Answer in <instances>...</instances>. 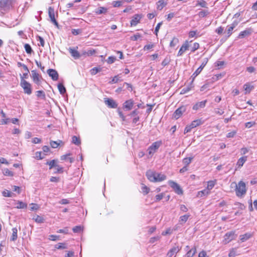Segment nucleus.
Masks as SVG:
<instances>
[{
    "instance_id": "f257e3e1",
    "label": "nucleus",
    "mask_w": 257,
    "mask_h": 257,
    "mask_svg": "<svg viewBox=\"0 0 257 257\" xmlns=\"http://www.w3.org/2000/svg\"><path fill=\"white\" fill-rule=\"evenodd\" d=\"M234 184L235 186V193L237 197H242L244 195L246 192V185L244 182L240 181L238 184L232 183L231 185Z\"/></svg>"
},
{
    "instance_id": "f03ea898",
    "label": "nucleus",
    "mask_w": 257,
    "mask_h": 257,
    "mask_svg": "<svg viewBox=\"0 0 257 257\" xmlns=\"http://www.w3.org/2000/svg\"><path fill=\"white\" fill-rule=\"evenodd\" d=\"M20 86L23 88L25 93L28 95L32 93L31 84L26 80L22 79L20 82Z\"/></svg>"
},
{
    "instance_id": "7ed1b4c3",
    "label": "nucleus",
    "mask_w": 257,
    "mask_h": 257,
    "mask_svg": "<svg viewBox=\"0 0 257 257\" xmlns=\"http://www.w3.org/2000/svg\"><path fill=\"white\" fill-rule=\"evenodd\" d=\"M236 236L237 235L235 233L234 231L227 232L224 236L223 242L224 244H226L231 240L234 239Z\"/></svg>"
},
{
    "instance_id": "20e7f679",
    "label": "nucleus",
    "mask_w": 257,
    "mask_h": 257,
    "mask_svg": "<svg viewBox=\"0 0 257 257\" xmlns=\"http://www.w3.org/2000/svg\"><path fill=\"white\" fill-rule=\"evenodd\" d=\"M104 102L110 108H116L118 106V103L111 98H104Z\"/></svg>"
},
{
    "instance_id": "39448f33",
    "label": "nucleus",
    "mask_w": 257,
    "mask_h": 257,
    "mask_svg": "<svg viewBox=\"0 0 257 257\" xmlns=\"http://www.w3.org/2000/svg\"><path fill=\"white\" fill-rule=\"evenodd\" d=\"M208 61V59L205 58L204 59L201 66L195 71V72L191 76L192 78V82H193L195 78L201 72L203 68L205 66Z\"/></svg>"
},
{
    "instance_id": "423d86ee",
    "label": "nucleus",
    "mask_w": 257,
    "mask_h": 257,
    "mask_svg": "<svg viewBox=\"0 0 257 257\" xmlns=\"http://www.w3.org/2000/svg\"><path fill=\"white\" fill-rule=\"evenodd\" d=\"M161 144L162 142L161 141L153 143L148 148L149 154L152 155L154 154L161 146Z\"/></svg>"
},
{
    "instance_id": "0eeeda50",
    "label": "nucleus",
    "mask_w": 257,
    "mask_h": 257,
    "mask_svg": "<svg viewBox=\"0 0 257 257\" xmlns=\"http://www.w3.org/2000/svg\"><path fill=\"white\" fill-rule=\"evenodd\" d=\"M187 106L182 105L177 108L174 112L173 116L176 119H178L186 110Z\"/></svg>"
},
{
    "instance_id": "6e6552de",
    "label": "nucleus",
    "mask_w": 257,
    "mask_h": 257,
    "mask_svg": "<svg viewBox=\"0 0 257 257\" xmlns=\"http://www.w3.org/2000/svg\"><path fill=\"white\" fill-rule=\"evenodd\" d=\"M168 184L178 194L180 195L183 193L182 189L177 183L173 181L170 180L168 182Z\"/></svg>"
},
{
    "instance_id": "1a4fd4ad",
    "label": "nucleus",
    "mask_w": 257,
    "mask_h": 257,
    "mask_svg": "<svg viewBox=\"0 0 257 257\" xmlns=\"http://www.w3.org/2000/svg\"><path fill=\"white\" fill-rule=\"evenodd\" d=\"M49 17L51 19V21L53 23L57 28H59L58 23L57 22L55 18V12L54 10L52 7H49L48 9Z\"/></svg>"
},
{
    "instance_id": "9d476101",
    "label": "nucleus",
    "mask_w": 257,
    "mask_h": 257,
    "mask_svg": "<svg viewBox=\"0 0 257 257\" xmlns=\"http://www.w3.org/2000/svg\"><path fill=\"white\" fill-rule=\"evenodd\" d=\"M77 49L78 47L76 48L70 47L68 49V51L71 54V56L75 59H78L81 57L80 53L77 51Z\"/></svg>"
},
{
    "instance_id": "9b49d317",
    "label": "nucleus",
    "mask_w": 257,
    "mask_h": 257,
    "mask_svg": "<svg viewBox=\"0 0 257 257\" xmlns=\"http://www.w3.org/2000/svg\"><path fill=\"white\" fill-rule=\"evenodd\" d=\"M253 33V30L251 28H247L245 30L241 31L238 36V38L242 39L246 37L250 36Z\"/></svg>"
},
{
    "instance_id": "f8f14e48",
    "label": "nucleus",
    "mask_w": 257,
    "mask_h": 257,
    "mask_svg": "<svg viewBox=\"0 0 257 257\" xmlns=\"http://www.w3.org/2000/svg\"><path fill=\"white\" fill-rule=\"evenodd\" d=\"M134 104V101L132 99L126 100L123 103V109L125 111L130 110L133 108Z\"/></svg>"
},
{
    "instance_id": "ddd939ff",
    "label": "nucleus",
    "mask_w": 257,
    "mask_h": 257,
    "mask_svg": "<svg viewBox=\"0 0 257 257\" xmlns=\"http://www.w3.org/2000/svg\"><path fill=\"white\" fill-rule=\"evenodd\" d=\"M181 249V246H179L178 245H175L169 250L167 255L168 257H172L174 254H176Z\"/></svg>"
},
{
    "instance_id": "4468645a",
    "label": "nucleus",
    "mask_w": 257,
    "mask_h": 257,
    "mask_svg": "<svg viewBox=\"0 0 257 257\" xmlns=\"http://www.w3.org/2000/svg\"><path fill=\"white\" fill-rule=\"evenodd\" d=\"M238 22L237 21H234L230 25L227 26L226 32H227V38L229 37L232 34V31L238 25Z\"/></svg>"
},
{
    "instance_id": "2eb2a0df",
    "label": "nucleus",
    "mask_w": 257,
    "mask_h": 257,
    "mask_svg": "<svg viewBox=\"0 0 257 257\" xmlns=\"http://www.w3.org/2000/svg\"><path fill=\"white\" fill-rule=\"evenodd\" d=\"M148 179L153 182H157L159 180H156V172L152 171L151 170H148L146 172V174Z\"/></svg>"
},
{
    "instance_id": "dca6fc26",
    "label": "nucleus",
    "mask_w": 257,
    "mask_h": 257,
    "mask_svg": "<svg viewBox=\"0 0 257 257\" xmlns=\"http://www.w3.org/2000/svg\"><path fill=\"white\" fill-rule=\"evenodd\" d=\"M47 73L53 80L56 81L58 79L59 75L56 70L53 69H49L47 70Z\"/></svg>"
},
{
    "instance_id": "f3484780",
    "label": "nucleus",
    "mask_w": 257,
    "mask_h": 257,
    "mask_svg": "<svg viewBox=\"0 0 257 257\" xmlns=\"http://www.w3.org/2000/svg\"><path fill=\"white\" fill-rule=\"evenodd\" d=\"M31 76L35 83L37 85L40 84L41 80L39 78V74L36 72V70L31 71Z\"/></svg>"
},
{
    "instance_id": "a211bd4d",
    "label": "nucleus",
    "mask_w": 257,
    "mask_h": 257,
    "mask_svg": "<svg viewBox=\"0 0 257 257\" xmlns=\"http://www.w3.org/2000/svg\"><path fill=\"white\" fill-rule=\"evenodd\" d=\"M189 48V43L187 41H186L182 45L181 47L180 48L178 55V56H182L183 53L188 49Z\"/></svg>"
},
{
    "instance_id": "6ab92c4d",
    "label": "nucleus",
    "mask_w": 257,
    "mask_h": 257,
    "mask_svg": "<svg viewBox=\"0 0 257 257\" xmlns=\"http://www.w3.org/2000/svg\"><path fill=\"white\" fill-rule=\"evenodd\" d=\"M142 18V16L139 14H136L133 17V19L131 21V26H136Z\"/></svg>"
},
{
    "instance_id": "aec40b11",
    "label": "nucleus",
    "mask_w": 257,
    "mask_h": 257,
    "mask_svg": "<svg viewBox=\"0 0 257 257\" xmlns=\"http://www.w3.org/2000/svg\"><path fill=\"white\" fill-rule=\"evenodd\" d=\"M206 102V100L197 102L195 104L193 105V109L195 110H197L199 108H204L205 106Z\"/></svg>"
},
{
    "instance_id": "412c9836",
    "label": "nucleus",
    "mask_w": 257,
    "mask_h": 257,
    "mask_svg": "<svg viewBox=\"0 0 257 257\" xmlns=\"http://www.w3.org/2000/svg\"><path fill=\"white\" fill-rule=\"evenodd\" d=\"M11 5V0H0V7L3 8H9Z\"/></svg>"
},
{
    "instance_id": "4be33fe9",
    "label": "nucleus",
    "mask_w": 257,
    "mask_h": 257,
    "mask_svg": "<svg viewBox=\"0 0 257 257\" xmlns=\"http://www.w3.org/2000/svg\"><path fill=\"white\" fill-rule=\"evenodd\" d=\"M247 160V157L246 156H243L241 158H240L236 163V166H238V168H240L243 166L244 163Z\"/></svg>"
},
{
    "instance_id": "5701e85b",
    "label": "nucleus",
    "mask_w": 257,
    "mask_h": 257,
    "mask_svg": "<svg viewBox=\"0 0 257 257\" xmlns=\"http://www.w3.org/2000/svg\"><path fill=\"white\" fill-rule=\"evenodd\" d=\"M252 236V234L250 233L247 232L243 235H241L239 236L241 242H244L250 238Z\"/></svg>"
},
{
    "instance_id": "b1692460",
    "label": "nucleus",
    "mask_w": 257,
    "mask_h": 257,
    "mask_svg": "<svg viewBox=\"0 0 257 257\" xmlns=\"http://www.w3.org/2000/svg\"><path fill=\"white\" fill-rule=\"evenodd\" d=\"M204 123V121L201 119H196L193 121L191 124V126L193 128L196 127Z\"/></svg>"
},
{
    "instance_id": "393cba45",
    "label": "nucleus",
    "mask_w": 257,
    "mask_h": 257,
    "mask_svg": "<svg viewBox=\"0 0 257 257\" xmlns=\"http://www.w3.org/2000/svg\"><path fill=\"white\" fill-rule=\"evenodd\" d=\"M193 87V82H192V81L191 82L190 84H189V85L188 86H187L186 87L183 88L181 90V92H180V94H184L186 93H187L188 92H189L192 88Z\"/></svg>"
},
{
    "instance_id": "a878e982",
    "label": "nucleus",
    "mask_w": 257,
    "mask_h": 257,
    "mask_svg": "<svg viewBox=\"0 0 257 257\" xmlns=\"http://www.w3.org/2000/svg\"><path fill=\"white\" fill-rule=\"evenodd\" d=\"M156 180H159L157 181V182H161L166 179V176L164 174L156 172Z\"/></svg>"
},
{
    "instance_id": "bb28decb",
    "label": "nucleus",
    "mask_w": 257,
    "mask_h": 257,
    "mask_svg": "<svg viewBox=\"0 0 257 257\" xmlns=\"http://www.w3.org/2000/svg\"><path fill=\"white\" fill-rule=\"evenodd\" d=\"M12 235L11 237L10 240L11 241H15L17 240L18 236H17V233H18V229L16 227H14L12 229Z\"/></svg>"
},
{
    "instance_id": "cd10ccee",
    "label": "nucleus",
    "mask_w": 257,
    "mask_h": 257,
    "mask_svg": "<svg viewBox=\"0 0 257 257\" xmlns=\"http://www.w3.org/2000/svg\"><path fill=\"white\" fill-rule=\"evenodd\" d=\"M196 252V248L194 246L191 249L187 251L186 255L187 257H193Z\"/></svg>"
},
{
    "instance_id": "c85d7f7f",
    "label": "nucleus",
    "mask_w": 257,
    "mask_h": 257,
    "mask_svg": "<svg viewBox=\"0 0 257 257\" xmlns=\"http://www.w3.org/2000/svg\"><path fill=\"white\" fill-rule=\"evenodd\" d=\"M166 5L167 3L165 2V0H160L157 3V9L162 10Z\"/></svg>"
},
{
    "instance_id": "c756f323",
    "label": "nucleus",
    "mask_w": 257,
    "mask_h": 257,
    "mask_svg": "<svg viewBox=\"0 0 257 257\" xmlns=\"http://www.w3.org/2000/svg\"><path fill=\"white\" fill-rule=\"evenodd\" d=\"M107 9L104 7H99L97 9L95 10V13L97 15H100L102 14H105L107 12Z\"/></svg>"
},
{
    "instance_id": "7c9ffc66",
    "label": "nucleus",
    "mask_w": 257,
    "mask_h": 257,
    "mask_svg": "<svg viewBox=\"0 0 257 257\" xmlns=\"http://www.w3.org/2000/svg\"><path fill=\"white\" fill-rule=\"evenodd\" d=\"M58 89L61 94H64L66 92V88L65 87L64 85L61 83H59L58 84Z\"/></svg>"
},
{
    "instance_id": "2f4dec72",
    "label": "nucleus",
    "mask_w": 257,
    "mask_h": 257,
    "mask_svg": "<svg viewBox=\"0 0 257 257\" xmlns=\"http://www.w3.org/2000/svg\"><path fill=\"white\" fill-rule=\"evenodd\" d=\"M55 247L58 249L67 248V243L65 242H60L55 245Z\"/></svg>"
},
{
    "instance_id": "473e14b6",
    "label": "nucleus",
    "mask_w": 257,
    "mask_h": 257,
    "mask_svg": "<svg viewBox=\"0 0 257 257\" xmlns=\"http://www.w3.org/2000/svg\"><path fill=\"white\" fill-rule=\"evenodd\" d=\"M60 143H63V142L61 140H58V141H51L50 143L51 147L54 149L58 148Z\"/></svg>"
},
{
    "instance_id": "72a5a7b5",
    "label": "nucleus",
    "mask_w": 257,
    "mask_h": 257,
    "mask_svg": "<svg viewBox=\"0 0 257 257\" xmlns=\"http://www.w3.org/2000/svg\"><path fill=\"white\" fill-rule=\"evenodd\" d=\"M17 204L18 206H16L17 209H25L27 207V204L22 201H18Z\"/></svg>"
},
{
    "instance_id": "f704fd0d",
    "label": "nucleus",
    "mask_w": 257,
    "mask_h": 257,
    "mask_svg": "<svg viewBox=\"0 0 257 257\" xmlns=\"http://www.w3.org/2000/svg\"><path fill=\"white\" fill-rule=\"evenodd\" d=\"M33 219L36 222L39 223H43L44 219L42 216L38 215H36L33 217Z\"/></svg>"
},
{
    "instance_id": "c9c22d12",
    "label": "nucleus",
    "mask_w": 257,
    "mask_h": 257,
    "mask_svg": "<svg viewBox=\"0 0 257 257\" xmlns=\"http://www.w3.org/2000/svg\"><path fill=\"white\" fill-rule=\"evenodd\" d=\"M72 143L76 145H79L81 143L80 140L79 138L74 136L72 138Z\"/></svg>"
},
{
    "instance_id": "e433bc0d",
    "label": "nucleus",
    "mask_w": 257,
    "mask_h": 257,
    "mask_svg": "<svg viewBox=\"0 0 257 257\" xmlns=\"http://www.w3.org/2000/svg\"><path fill=\"white\" fill-rule=\"evenodd\" d=\"M120 77H119V75H116L112 78L111 80L110 81L109 83L110 84H114L116 83L119 81H122V80L120 79Z\"/></svg>"
},
{
    "instance_id": "4c0bfd02",
    "label": "nucleus",
    "mask_w": 257,
    "mask_h": 257,
    "mask_svg": "<svg viewBox=\"0 0 257 257\" xmlns=\"http://www.w3.org/2000/svg\"><path fill=\"white\" fill-rule=\"evenodd\" d=\"M189 216V214H185L183 216H181L180 217L179 222H180V223H185L187 221Z\"/></svg>"
},
{
    "instance_id": "58836bf2",
    "label": "nucleus",
    "mask_w": 257,
    "mask_h": 257,
    "mask_svg": "<svg viewBox=\"0 0 257 257\" xmlns=\"http://www.w3.org/2000/svg\"><path fill=\"white\" fill-rule=\"evenodd\" d=\"M142 190L144 195H147L150 192V188L144 184H142Z\"/></svg>"
},
{
    "instance_id": "ea45409f",
    "label": "nucleus",
    "mask_w": 257,
    "mask_h": 257,
    "mask_svg": "<svg viewBox=\"0 0 257 257\" xmlns=\"http://www.w3.org/2000/svg\"><path fill=\"white\" fill-rule=\"evenodd\" d=\"M193 159V157H188V158H185L184 159H183V163L185 165V166H188V165H189L192 160Z\"/></svg>"
},
{
    "instance_id": "a19ab883",
    "label": "nucleus",
    "mask_w": 257,
    "mask_h": 257,
    "mask_svg": "<svg viewBox=\"0 0 257 257\" xmlns=\"http://www.w3.org/2000/svg\"><path fill=\"white\" fill-rule=\"evenodd\" d=\"M215 182L216 181H209L208 182L207 188L209 191L214 187L215 184Z\"/></svg>"
},
{
    "instance_id": "79ce46f5",
    "label": "nucleus",
    "mask_w": 257,
    "mask_h": 257,
    "mask_svg": "<svg viewBox=\"0 0 257 257\" xmlns=\"http://www.w3.org/2000/svg\"><path fill=\"white\" fill-rule=\"evenodd\" d=\"M57 161H56L55 160H53L50 162H47L46 163V164L47 165H49V169H52L53 168H55L56 167V166H57V164H56V162Z\"/></svg>"
},
{
    "instance_id": "37998d69",
    "label": "nucleus",
    "mask_w": 257,
    "mask_h": 257,
    "mask_svg": "<svg viewBox=\"0 0 257 257\" xmlns=\"http://www.w3.org/2000/svg\"><path fill=\"white\" fill-rule=\"evenodd\" d=\"M179 43V40L176 37H174L170 43V46L171 47H175Z\"/></svg>"
},
{
    "instance_id": "c03bdc74",
    "label": "nucleus",
    "mask_w": 257,
    "mask_h": 257,
    "mask_svg": "<svg viewBox=\"0 0 257 257\" xmlns=\"http://www.w3.org/2000/svg\"><path fill=\"white\" fill-rule=\"evenodd\" d=\"M24 48L26 52L28 54H31L33 52V50L31 47V46L29 44H25L24 45Z\"/></svg>"
},
{
    "instance_id": "a18cd8bd",
    "label": "nucleus",
    "mask_w": 257,
    "mask_h": 257,
    "mask_svg": "<svg viewBox=\"0 0 257 257\" xmlns=\"http://www.w3.org/2000/svg\"><path fill=\"white\" fill-rule=\"evenodd\" d=\"M101 70L100 67H94L90 70V73L92 75H95Z\"/></svg>"
},
{
    "instance_id": "49530a36",
    "label": "nucleus",
    "mask_w": 257,
    "mask_h": 257,
    "mask_svg": "<svg viewBox=\"0 0 257 257\" xmlns=\"http://www.w3.org/2000/svg\"><path fill=\"white\" fill-rule=\"evenodd\" d=\"M36 95L38 97H41L42 98H45V94L43 90H38L36 91Z\"/></svg>"
},
{
    "instance_id": "de8ad7c7",
    "label": "nucleus",
    "mask_w": 257,
    "mask_h": 257,
    "mask_svg": "<svg viewBox=\"0 0 257 257\" xmlns=\"http://www.w3.org/2000/svg\"><path fill=\"white\" fill-rule=\"evenodd\" d=\"M44 158V155H42L41 152H37L35 153V158L38 160H42Z\"/></svg>"
},
{
    "instance_id": "09e8293b",
    "label": "nucleus",
    "mask_w": 257,
    "mask_h": 257,
    "mask_svg": "<svg viewBox=\"0 0 257 257\" xmlns=\"http://www.w3.org/2000/svg\"><path fill=\"white\" fill-rule=\"evenodd\" d=\"M56 171L55 173H62L63 172V168L57 164L56 167H55Z\"/></svg>"
},
{
    "instance_id": "8fccbe9b",
    "label": "nucleus",
    "mask_w": 257,
    "mask_h": 257,
    "mask_svg": "<svg viewBox=\"0 0 257 257\" xmlns=\"http://www.w3.org/2000/svg\"><path fill=\"white\" fill-rule=\"evenodd\" d=\"M116 60V58L115 56H109L107 58L106 62L108 64H112L115 62V61Z\"/></svg>"
},
{
    "instance_id": "3c124183",
    "label": "nucleus",
    "mask_w": 257,
    "mask_h": 257,
    "mask_svg": "<svg viewBox=\"0 0 257 257\" xmlns=\"http://www.w3.org/2000/svg\"><path fill=\"white\" fill-rule=\"evenodd\" d=\"M30 210L31 211H34L37 210L39 208V206L37 204L35 203H31L30 204Z\"/></svg>"
},
{
    "instance_id": "603ef678",
    "label": "nucleus",
    "mask_w": 257,
    "mask_h": 257,
    "mask_svg": "<svg viewBox=\"0 0 257 257\" xmlns=\"http://www.w3.org/2000/svg\"><path fill=\"white\" fill-rule=\"evenodd\" d=\"M170 62V59L168 57H166L162 62V65L163 67L168 65Z\"/></svg>"
},
{
    "instance_id": "864d4df0",
    "label": "nucleus",
    "mask_w": 257,
    "mask_h": 257,
    "mask_svg": "<svg viewBox=\"0 0 257 257\" xmlns=\"http://www.w3.org/2000/svg\"><path fill=\"white\" fill-rule=\"evenodd\" d=\"M209 193V191L208 190L204 189L202 191L198 192V196L202 197L205 195H207Z\"/></svg>"
},
{
    "instance_id": "5fc2aeb1",
    "label": "nucleus",
    "mask_w": 257,
    "mask_h": 257,
    "mask_svg": "<svg viewBox=\"0 0 257 257\" xmlns=\"http://www.w3.org/2000/svg\"><path fill=\"white\" fill-rule=\"evenodd\" d=\"M196 6H200L202 8H206L207 3L205 1L202 0V2L197 1Z\"/></svg>"
},
{
    "instance_id": "6e6d98bb",
    "label": "nucleus",
    "mask_w": 257,
    "mask_h": 257,
    "mask_svg": "<svg viewBox=\"0 0 257 257\" xmlns=\"http://www.w3.org/2000/svg\"><path fill=\"white\" fill-rule=\"evenodd\" d=\"M72 34L75 36L80 34L82 32L81 29H73L71 30Z\"/></svg>"
},
{
    "instance_id": "4d7b16f0",
    "label": "nucleus",
    "mask_w": 257,
    "mask_h": 257,
    "mask_svg": "<svg viewBox=\"0 0 257 257\" xmlns=\"http://www.w3.org/2000/svg\"><path fill=\"white\" fill-rule=\"evenodd\" d=\"M117 112L119 116V117L121 118L122 120L124 121L125 120V117L122 113V112L120 110L119 108H118L117 109Z\"/></svg>"
},
{
    "instance_id": "13d9d810",
    "label": "nucleus",
    "mask_w": 257,
    "mask_h": 257,
    "mask_svg": "<svg viewBox=\"0 0 257 257\" xmlns=\"http://www.w3.org/2000/svg\"><path fill=\"white\" fill-rule=\"evenodd\" d=\"M141 37V35L139 33H137L131 37V40L135 41H137Z\"/></svg>"
},
{
    "instance_id": "bf43d9fd",
    "label": "nucleus",
    "mask_w": 257,
    "mask_h": 257,
    "mask_svg": "<svg viewBox=\"0 0 257 257\" xmlns=\"http://www.w3.org/2000/svg\"><path fill=\"white\" fill-rule=\"evenodd\" d=\"M3 195L5 197H11L12 196V192L8 190H5L2 192Z\"/></svg>"
},
{
    "instance_id": "052dcab7",
    "label": "nucleus",
    "mask_w": 257,
    "mask_h": 257,
    "mask_svg": "<svg viewBox=\"0 0 257 257\" xmlns=\"http://www.w3.org/2000/svg\"><path fill=\"white\" fill-rule=\"evenodd\" d=\"M236 133L237 132L236 131H233L231 132L228 133L226 135V137L228 138H233L236 135Z\"/></svg>"
},
{
    "instance_id": "680f3d73",
    "label": "nucleus",
    "mask_w": 257,
    "mask_h": 257,
    "mask_svg": "<svg viewBox=\"0 0 257 257\" xmlns=\"http://www.w3.org/2000/svg\"><path fill=\"white\" fill-rule=\"evenodd\" d=\"M160 238H161L160 236H157L151 237L150 239V242L151 243H153L155 242H156L158 240H159Z\"/></svg>"
},
{
    "instance_id": "e2e57ef3",
    "label": "nucleus",
    "mask_w": 257,
    "mask_h": 257,
    "mask_svg": "<svg viewBox=\"0 0 257 257\" xmlns=\"http://www.w3.org/2000/svg\"><path fill=\"white\" fill-rule=\"evenodd\" d=\"M82 230L81 226H76L72 228V230L74 233L80 232Z\"/></svg>"
},
{
    "instance_id": "0e129e2a",
    "label": "nucleus",
    "mask_w": 257,
    "mask_h": 257,
    "mask_svg": "<svg viewBox=\"0 0 257 257\" xmlns=\"http://www.w3.org/2000/svg\"><path fill=\"white\" fill-rule=\"evenodd\" d=\"M113 7H119L121 6L122 3L120 1H113L112 3Z\"/></svg>"
},
{
    "instance_id": "69168bd1",
    "label": "nucleus",
    "mask_w": 257,
    "mask_h": 257,
    "mask_svg": "<svg viewBox=\"0 0 257 257\" xmlns=\"http://www.w3.org/2000/svg\"><path fill=\"white\" fill-rule=\"evenodd\" d=\"M4 173L5 175L9 176H12L13 175V173L10 170H9L8 169H5Z\"/></svg>"
},
{
    "instance_id": "338daca9",
    "label": "nucleus",
    "mask_w": 257,
    "mask_h": 257,
    "mask_svg": "<svg viewBox=\"0 0 257 257\" xmlns=\"http://www.w3.org/2000/svg\"><path fill=\"white\" fill-rule=\"evenodd\" d=\"M199 47V45L198 43H194L193 46L191 49V52H194L197 50Z\"/></svg>"
},
{
    "instance_id": "774afa93",
    "label": "nucleus",
    "mask_w": 257,
    "mask_h": 257,
    "mask_svg": "<svg viewBox=\"0 0 257 257\" xmlns=\"http://www.w3.org/2000/svg\"><path fill=\"white\" fill-rule=\"evenodd\" d=\"M139 113V111L137 109H135L129 115L131 116H137L138 114Z\"/></svg>"
}]
</instances>
